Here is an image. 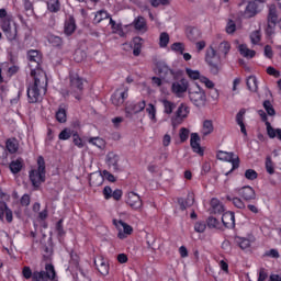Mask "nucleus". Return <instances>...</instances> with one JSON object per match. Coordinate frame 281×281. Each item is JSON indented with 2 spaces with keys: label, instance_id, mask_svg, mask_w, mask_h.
<instances>
[{
  "label": "nucleus",
  "instance_id": "nucleus-60",
  "mask_svg": "<svg viewBox=\"0 0 281 281\" xmlns=\"http://www.w3.org/2000/svg\"><path fill=\"white\" fill-rule=\"evenodd\" d=\"M200 82H202L203 85H205V87L207 89H214V83L212 82V80H210L207 77H201L200 78Z\"/></svg>",
  "mask_w": 281,
  "mask_h": 281
},
{
  "label": "nucleus",
  "instance_id": "nucleus-24",
  "mask_svg": "<svg viewBox=\"0 0 281 281\" xmlns=\"http://www.w3.org/2000/svg\"><path fill=\"white\" fill-rule=\"evenodd\" d=\"M266 126L268 137H270V139H276V137H278L281 142V128H273L270 122H267Z\"/></svg>",
  "mask_w": 281,
  "mask_h": 281
},
{
  "label": "nucleus",
  "instance_id": "nucleus-31",
  "mask_svg": "<svg viewBox=\"0 0 281 281\" xmlns=\"http://www.w3.org/2000/svg\"><path fill=\"white\" fill-rule=\"evenodd\" d=\"M267 23L271 25H277L278 23V11H276V7H271L269 9V13L267 16Z\"/></svg>",
  "mask_w": 281,
  "mask_h": 281
},
{
  "label": "nucleus",
  "instance_id": "nucleus-38",
  "mask_svg": "<svg viewBox=\"0 0 281 281\" xmlns=\"http://www.w3.org/2000/svg\"><path fill=\"white\" fill-rule=\"evenodd\" d=\"M235 243L240 249H249V247H251V241L245 237H235Z\"/></svg>",
  "mask_w": 281,
  "mask_h": 281
},
{
  "label": "nucleus",
  "instance_id": "nucleus-51",
  "mask_svg": "<svg viewBox=\"0 0 281 281\" xmlns=\"http://www.w3.org/2000/svg\"><path fill=\"white\" fill-rule=\"evenodd\" d=\"M171 49L178 54H183V52H186V46L181 42H176L171 45Z\"/></svg>",
  "mask_w": 281,
  "mask_h": 281
},
{
  "label": "nucleus",
  "instance_id": "nucleus-12",
  "mask_svg": "<svg viewBox=\"0 0 281 281\" xmlns=\"http://www.w3.org/2000/svg\"><path fill=\"white\" fill-rule=\"evenodd\" d=\"M171 91L175 93L178 98H181L182 93H186L188 91V80L181 79L179 81H175L171 86Z\"/></svg>",
  "mask_w": 281,
  "mask_h": 281
},
{
  "label": "nucleus",
  "instance_id": "nucleus-48",
  "mask_svg": "<svg viewBox=\"0 0 281 281\" xmlns=\"http://www.w3.org/2000/svg\"><path fill=\"white\" fill-rule=\"evenodd\" d=\"M206 223H207V227H210V229H216V228H218V225H221V222H218V220L214 216H210L206 220Z\"/></svg>",
  "mask_w": 281,
  "mask_h": 281
},
{
  "label": "nucleus",
  "instance_id": "nucleus-20",
  "mask_svg": "<svg viewBox=\"0 0 281 281\" xmlns=\"http://www.w3.org/2000/svg\"><path fill=\"white\" fill-rule=\"evenodd\" d=\"M5 216L7 223H12V210L8 207L5 202H0V221Z\"/></svg>",
  "mask_w": 281,
  "mask_h": 281
},
{
  "label": "nucleus",
  "instance_id": "nucleus-39",
  "mask_svg": "<svg viewBox=\"0 0 281 281\" xmlns=\"http://www.w3.org/2000/svg\"><path fill=\"white\" fill-rule=\"evenodd\" d=\"M226 201H229L235 205L238 210H245V202L240 198H234L232 195H226Z\"/></svg>",
  "mask_w": 281,
  "mask_h": 281
},
{
  "label": "nucleus",
  "instance_id": "nucleus-35",
  "mask_svg": "<svg viewBox=\"0 0 281 281\" xmlns=\"http://www.w3.org/2000/svg\"><path fill=\"white\" fill-rule=\"evenodd\" d=\"M88 142L89 144L97 146V148H100L101 150H104V148H106V142L100 137H91Z\"/></svg>",
  "mask_w": 281,
  "mask_h": 281
},
{
  "label": "nucleus",
  "instance_id": "nucleus-2",
  "mask_svg": "<svg viewBox=\"0 0 281 281\" xmlns=\"http://www.w3.org/2000/svg\"><path fill=\"white\" fill-rule=\"evenodd\" d=\"M37 169L30 171L31 183L34 188H41V183H45V159L40 156L37 159Z\"/></svg>",
  "mask_w": 281,
  "mask_h": 281
},
{
  "label": "nucleus",
  "instance_id": "nucleus-17",
  "mask_svg": "<svg viewBox=\"0 0 281 281\" xmlns=\"http://www.w3.org/2000/svg\"><path fill=\"white\" fill-rule=\"evenodd\" d=\"M199 142H201V137L199 136V134L192 133L190 139L191 148L193 149V153H196L198 155H203V148H201V144Z\"/></svg>",
  "mask_w": 281,
  "mask_h": 281
},
{
  "label": "nucleus",
  "instance_id": "nucleus-33",
  "mask_svg": "<svg viewBox=\"0 0 281 281\" xmlns=\"http://www.w3.org/2000/svg\"><path fill=\"white\" fill-rule=\"evenodd\" d=\"M239 53L244 58H254V56H256V50L247 48L245 44L239 45Z\"/></svg>",
  "mask_w": 281,
  "mask_h": 281
},
{
  "label": "nucleus",
  "instance_id": "nucleus-57",
  "mask_svg": "<svg viewBox=\"0 0 281 281\" xmlns=\"http://www.w3.org/2000/svg\"><path fill=\"white\" fill-rule=\"evenodd\" d=\"M207 225L205 224V222H198L194 225V229L195 232H198V234H203V232H205Z\"/></svg>",
  "mask_w": 281,
  "mask_h": 281
},
{
  "label": "nucleus",
  "instance_id": "nucleus-8",
  "mask_svg": "<svg viewBox=\"0 0 281 281\" xmlns=\"http://www.w3.org/2000/svg\"><path fill=\"white\" fill-rule=\"evenodd\" d=\"M70 89L74 92L76 100H80V94L85 89V82L82 81V78H80V76L72 75L70 77Z\"/></svg>",
  "mask_w": 281,
  "mask_h": 281
},
{
  "label": "nucleus",
  "instance_id": "nucleus-9",
  "mask_svg": "<svg viewBox=\"0 0 281 281\" xmlns=\"http://www.w3.org/2000/svg\"><path fill=\"white\" fill-rule=\"evenodd\" d=\"M146 109V101L143 100L138 103H131L126 105L125 108V117H128L130 120L133 119V115H137V113H142Z\"/></svg>",
  "mask_w": 281,
  "mask_h": 281
},
{
  "label": "nucleus",
  "instance_id": "nucleus-28",
  "mask_svg": "<svg viewBox=\"0 0 281 281\" xmlns=\"http://www.w3.org/2000/svg\"><path fill=\"white\" fill-rule=\"evenodd\" d=\"M187 36L189 41L195 43V41H199V38H201V31L196 27L188 29Z\"/></svg>",
  "mask_w": 281,
  "mask_h": 281
},
{
  "label": "nucleus",
  "instance_id": "nucleus-52",
  "mask_svg": "<svg viewBox=\"0 0 281 281\" xmlns=\"http://www.w3.org/2000/svg\"><path fill=\"white\" fill-rule=\"evenodd\" d=\"M78 265H80V257L76 252H70V266L78 269Z\"/></svg>",
  "mask_w": 281,
  "mask_h": 281
},
{
  "label": "nucleus",
  "instance_id": "nucleus-1",
  "mask_svg": "<svg viewBox=\"0 0 281 281\" xmlns=\"http://www.w3.org/2000/svg\"><path fill=\"white\" fill-rule=\"evenodd\" d=\"M27 58L30 67L33 68L31 69V76L34 80L33 85L27 88V99L31 104H36L47 93V74L41 69L43 57L38 50H30Z\"/></svg>",
  "mask_w": 281,
  "mask_h": 281
},
{
  "label": "nucleus",
  "instance_id": "nucleus-54",
  "mask_svg": "<svg viewBox=\"0 0 281 281\" xmlns=\"http://www.w3.org/2000/svg\"><path fill=\"white\" fill-rule=\"evenodd\" d=\"M180 142H188V137H190V130L186 127L180 128Z\"/></svg>",
  "mask_w": 281,
  "mask_h": 281
},
{
  "label": "nucleus",
  "instance_id": "nucleus-41",
  "mask_svg": "<svg viewBox=\"0 0 281 281\" xmlns=\"http://www.w3.org/2000/svg\"><path fill=\"white\" fill-rule=\"evenodd\" d=\"M87 58V53L82 49H77L74 54V60L76 63H82Z\"/></svg>",
  "mask_w": 281,
  "mask_h": 281
},
{
  "label": "nucleus",
  "instance_id": "nucleus-21",
  "mask_svg": "<svg viewBox=\"0 0 281 281\" xmlns=\"http://www.w3.org/2000/svg\"><path fill=\"white\" fill-rule=\"evenodd\" d=\"M55 117L59 124H65V122H67V105L65 103L59 105Z\"/></svg>",
  "mask_w": 281,
  "mask_h": 281
},
{
  "label": "nucleus",
  "instance_id": "nucleus-58",
  "mask_svg": "<svg viewBox=\"0 0 281 281\" xmlns=\"http://www.w3.org/2000/svg\"><path fill=\"white\" fill-rule=\"evenodd\" d=\"M8 41H14L16 38V27L4 31Z\"/></svg>",
  "mask_w": 281,
  "mask_h": 281
},
{
  "label": "nucleus",
  "instance_id": "nucleus-42",
  "mask_svg": "<svg viewBox=\"0 0 281 281\" xmlns=\"http://www.w3.org/2000/svg\"><path fill=\"white\" fill-rule=\"evenodd\" d=\"M47 8L49 12H58L60 10V2L58 0H48Z\"/></svg>",
  "mask_w": 281,
  "mask_h": 281
},
{
  "label": "nucleus",
  "instance_id": "nucleus-56",
  "mask_svg": "<svg viewBox=\"0 0 281 281\" xmlns=\"http://www.w3.org/2000/svg\"><path fill=\"white\" fill-rule=\"evenodd\" d=\"M59 139L61 140H67L71 137V130L69 128H65L63 130L59 135H58Z\"/></svg>",
  "mask_w": 281,
  "mask_h": 281
},
{
  "label": "nucleus",
  "instance_id": "nucleus-43",
  "mask_svg": "<svg viewBox=\"0 0 281 281\" xmlns=\"http://www.w3.org/2000/svg\"><path fill=\"white\" fill-rule=\"evenodd\" d=\"M188 106L183 103H181L176 112L177 117H188Z\"/></svg>",
  "mask_w": 281,
  "mask_h": 281
},
{
  "label": "nucleus",
  "instance_id": "nucleus-30",
  "mask_svg": "<svg viewBox=\"0 0 281 281\" xmlns=\"http://www.w3.org/2000/svg\"><path fill=\"white\" fill-rule=\"evenodd\" d=\"M212 133H214V123L212 120H205L203 122L202 135L205 137L207 135H212Z\"/></svg>",
  "mask_w": 281,
  "mask_h": 281
},
{
  "label": "nucleus",
  "instance_id": "nucleus-32",
  "mask_svg": "<svg viewBox=\"0 0 281 281\" xmlns=\"http://www.w3.org/2000/svg\"><path fill=\"white\" fill-rule=\"evenodd\" d=\"M23 168V159L19 158L10 164V170L13 175H19Z\"/></svg>",
  "mask_w": 281,
  "mask_h": 281
},
{
  "label": "nucleus",
  "instance_id": "nucleus-11",
  "mask_svg": "<svg viewBox=\"0 0 281 281\" xmlns=\"http://www.w3.org/2000/svg\"><path fill=\"white\" fill-rule=\"evenodd\" d=\"M113 225L119 229V238H125L124 234L131 235L133 234V226L124 223L122 220H113ZM122 229L124 233H122Z\"/></svg>",
  "mask_w": 281,
  "mask_h": 281
},
{
  "label": "nucleus",
  "instance_id": "nucleus-25",
  "mask_svg": "<svg viewBox=\"0 0 281 281\" xmlns=\"http://www.w3.org/2000/svg\"><path fill=\"white\" fill-rule=\"evenodd\" d=\"M89 183L94 188H99V186L104 183V176H102V173H92L90 175Z\"/></svg>",
  "mask_w": 281,
  "mask_h": 281
},
{
  "label": "nucleus",
  "instance_id": "nucleus-26",
  "mask_svg": "<svg viewBox=\"0 0 281 281\" xmlns=\"http://www.w3.org/2000/svg\"><path fill=\"white\" fill-rule=\"evenodd\" d=\"M64 32L67 36H71L76 32V20L74 18L65 22Z\"/></svg>",
  "mask_w": 281,
  "mask_h": 281
},
{
  "label": "nucleus",
  "instance_id": "nucleus-46",
  "mask_svg": "<svg viewBox=\"0 0 281 281\" xmlns=\"http://www.w3.org/2000/svg\"><path fill=\"white\" fill-rule=\"evenodd\" d=\"M186 74L189 76V78H191V80H201V72L199 70L187 68Z\"/></svg>",
  "mask_w": 281,
  "mask_h": 281
},
{
  "label": "nucleus",
  "instance_id": "nucleus-22",
  "mask_svg": "<svg viewBox=\"0 0 281 281\" xmlns=\"http://www.w3.org/2000/svg\"><path fill=\"white\" fill-rule=\"evenodd\" d=\"M178 204L180 205V210H188V207H192L194 205V195L192 193H189L187 199L183 200V198L178 199Z\"/></svg>",
  "mask_w": 281,
  "mask_h": 281
},
{
  "label": "nucleus",
  "instance_id": "nucleus-5",
  "mask_svg": "<svg viewBox=\"0 0 281 281\" xmlns=\"http://www.w3.org/2000/svg\"><path fill=\"white\" fill-rule=\"evenodd\" d=\"M158 76L165 82H172V80H177V72L168 67V64L165 61H158L156 64Z\"/></svg>",
  "mask_w": 281,
  "mask_h": 281
},
{
  "label": "nucleus",
  "instance_id": "nucleus-13",
  "mask_svg": "<svg viewBox=\"0 0 281 281\" xmlns=\"http://www.w3.org/2000/svg\"><path fill=\"white\" fill-rule=\"evenodd\" d=\"M126 98H128V88H126L123 92L116 90L111 98L112 104H114V106H122Z\"/></svg>",
  "mask_w": 281,
  "mask_h": 281
},
{
  "label": "nucleus",
  "instance_id": "nucleus-19",
  "mask_svg": "<svg viewBox=\"0 0 281 281\" xmlns=\"http://www.w3.org/2000/svg\"><path fill=\"white\" fill-rule=\"evenodd\" d=\"M94 266L97 267L99 273L101 276H109V263L104 260V258L99 257L94 259Z\"/></svg>",
  "mask_w": 281,
  "mask_h": 281
},
{
  "label": "nucleus",
  "instance_id": "nucleus-23",
  "mask_svg": "<svg viewBox=\"0 0 281 281\" xmlns=\"http://www.w3.org/2000/svg\"><path fill=\"white\" fill-rule=\"evenodd\" d=\"M247 113V110L240 109L239 112L236 115V122L238 126H240V131L245 137H247V128L245 127V123L243 120H245V114Z\"/></svg>",
  "mask_w": 281,
  "mask_h": 281
},
{
  "label": "nucleus",
  "instance_id": "nucleus-45",
  "mask_svg": "<svg viewBox=\"0 0 281 281\" xmlns=\"http://www.w3.org/2000/svg\"><path fill=\"white\" fill-rule=\"evenodd\" d=\"M266 170L268 175H274L276 168L273 167V160H271V156H267L266 158Z\"/></svg>",
  "mask_w": 281,
  "mask_h": 281
},
{
  "label": "nucleus",
  "instance_id": "nucleus-64",
  "mask_svg": "<svg viewBox=\"0 0 281 281\" xmlns=\"http://www.w3.org/2000/svg\"><path fill=\"white\" fill-rule=\"evenodd\" d=\"M21 205H23L24 207H27V205H30V195L29 194H24L21 200H20Z\"/></svg>",
  "mask_w": 281,
  "mask_h": 281
},
{
  "label": "nucleus",
  "instance_id": "nucleus-34",
  "mask_svg": "<svg viewBox=\"0 0 281 281\" xmlns=\"http://www.w3.org/2000/svg\"><path fill=\"white\" fill-rule=\"evenodd\" d=\"M232 49V45L229 44V42H222L218 47H217V52L218 54H223L224 58L227 57V54H229V50Z\"/></svg>",
  "mask_w": 281,
  "mask_h": 281
},
{
  "label": "nucleus",
  "instance_id": "nucleus-4",
  "mask_svg": "<svg viewBox=\"0 0 281 281\" xmlns=\"http://www.w3.org/2000/svg\"><path fill=\"white\" fill-rule=\"evenodd\" d=\"M189 99L194 104V106H205L207 102V95L205 94V90L201 87L195 86L193 88H189Z\"/></svg>",
  "mask_w": 281,
  "mask_h": 281
},
{
  "label": "nucleus",
  "instance_id": "nucleus-44",
  "mask_svg": "<svg viewBox=\"0 0 281 281\" xmlns=\"http://www.w3.org/2000/svg\"><path fill=\"white\" fill-rule=\"evenodd\" d=\"M146 111L153 122H157V109L153 105V103H149L146 108Z\"/></svg>",
  "mask_w": 281,
  "mask_h": 281
},
{
  "label": "nucleus",
  "instance_id": "nucleus-53",
  "mask_svg": "<svg viewBox=\"0 0 281 281\" xmlns=\"http://www.w3.org/2000/svg\"><path fill=\"white\" fill-rule=\"evenodd\" d=\"M245 177L249 181H255V179H258V172H256L254 169H248L245 171Z\"/></svg>",
  "mask_w": 281,
  "mask_h": 281
},
{
  "label": "nucleus",
  "instance_id": "nucleus-37",
  "mask_svg": "<svg viewBox=\"0 0 281 281\" xmlns=\"http://www.w3.org/2000/svg\"><path fill=\"white\" fill-rule=\"evenodd\" d=\"M246 85H247L249 91H252L254 93H256V91H258V79H256L255 76L248 77Z\"/></svg>",
  "mask_w": 281,
  "mask_h": 281
},
{
  "label": "nucleus",
  "instance_id": "nucleus-55",
  "mask_svg": "<svg viewBox=\"0 0 281 281\" xmlns=\"http://www.w3.org/2000/svg\"><path fill=\"white\" fill-rule=\"evenodd\" d=\"M260 38H261L260 31H255L250 34V41L252 45H258Z\"/></svg>",
  "mask_w": 281,
  "mask_h": 281
},
{
  "label": "nucleus",
  "instance_id": "nucleus-63",
  "mask_svg": "<svg viewBox=\"0 0 281 281\" xmlns=\"http://www.w3.org/2000/svg\"><path fill=\"white\" fill-rule=\"evenodd\" d=\"M266 34L267 36H273V34H276V24H267V29H266Z\"/></svg>",
  "mask_w": 281,
  "mask_h": 281
},
{
  "label": "nucleus",
  "instance_id": "nucleus-10",
  "mask_svg": "<svg viewBox=\"0 0 281 281\" xmlns=\"http://www.w3.org/2000/svg\"><path fill=\"white\" fill-rule=\"evenodd\" d=\"M217 159H220L221 161H229L233 165L232 170H236V168L240 166V158H234V153L218 151Z\"/></svg>",
  "mask_w": 281,
  "mask_h": 281
},
{
  "label": "nucleus",
  "instance_id": "nucleus-14",
  "mask_svg": "<svg viewBox=\"0 0 281 281\" xmlns=\"http://www.w3.org/2000/svg\"><path fill=\"white\" fill-rule=\"evenodd\" d=\"M222 223L224 227H227L228 229H234L236 227V216L234 215V212L227 211L222 215Z\"/></svg>",
  "mask_w": 281,
  "mask_h": 281
},
{
  "label": "nucleus",
  "instance_id": "nucleus-40",
  "mask_svg": "<svg viewBox=\"0 0 281 281\" xmlns=\"http://www.w3.org/2000/svg\"><path fill=\"white\" fill-rule=\"evenodd\" d=\"M133 23H134L135 30H138V31L146 30V19H144V16L136 18Z\"/></svg>",
  "mask_w": 281,
  "mask_h": 281
},
{
  "label": "nucleus",
  "instance_id": "nucleus-47",
  "mask_svg": "<svg viewBox=\"0 0 281 281\" xmlns=\"http://www.w3.org/2000/svg\"><path fill=\"white\" fill-rule=\"evenodd\" d=\"M168 43H170V35L166 32L161 33L159 37L160 47H168Z\"/></svg>",
  "mask_w": 281,
  "mask_h": 281
},
{
  "label": "nucleus",
  "instance_id": "nucleus-29",
  "mask_svg": "<svg viewBox=\"0 0 281 281\" xmlns=\"http://www.w3.org/2000/svg\"><path fill=\"white\" fill-rule=\"evenodd\" d=\"M5 147L11 155H14V153L19 150V140H16V138H9L7 140Z\"/></svg>",
  "mask_w": 281,
  "mask_h": 281
},
{
  "label": "nucleus",
  "instance_id": "nucleus-7",
  "mask_svg": "<svg viewBox=\"0 0 281 281\" xmlns=\"http://www.w3.org/2000/svg\"><path fill=\"white\" fill-rule=\"evenodd\" d=\"M265 3V0H254L248 2L243 16L245 19H254V16H256L257 14H259L260 10H262L260 8V4Z\"/></svg>",
  "mask_w": 281,
  "mask_h": 281
},
{
  "label": "nucleus",
  "instance_id": "nucleus-50",
  "mask_svg": "<svg viewBox=\"0 0 281 281\" xmlns=\"http://www.w3.org/2000/svg\"><path fill=\"white\" fill-rule=\"evenodd\" d=\"M48 42L54 46V47H60V45H63V38H60V36H56V35H50L48 37Z\"/></svg>",
  "mask_w": 281,
  "mask_h": 281
},
{
  "label": "nucleus",
  "instance_id": "nucleus-36",
  "mask_svg": "<svg viewBox=\"0 0 281 281\" xmlns=\"http://www.w3.org/2000/svg\"><path fill=\"white\" fill-rule=\"evenodd\" d=\"M105 19H111L109 12H106V10H99L94 15V23H102Z\"/></svg>",
  "mask_w": 281,
  "mask_h": 281
},
{
  "label": "nucleus",
  "instance_id": "nucleus-15",
  "mask_svg": "<svg viewBox=\"0 0 281 281\" xmlns=\"http://www.w3.org/2000/svg\"><path fill=\"white\" fill-rule=\"evenodd\" d=\"M126 203L132 210H139V207H142V198L135 192H130L127 194Z\"/></svg>",
  "mask_w": 281,
  "mask_h": 281
},
{
  "label": "nucleus",
  "instance_id": "nucleus-16",
  "mask_svg": "<svg viewBox=\"0 0 281 281\" xmlns=\"http://www.w3.org/2000/svg\"><path fill=\"white\" fill-rule=\"evenodd\" d=\"M238 193L244 201H256V190L251 187H243L239 189Z\"/></svg>",
  "mask_w": 281,
  "mask_h": 281
},
{
  "label": "nucleus",
  "instance_id": "nucleus-62",
  "mask_svg": "<svg viewBox=\"0 0 281 281\" xmlns=\"http://www.w3.org/2000/svg\"><path fill=\"white\" fill-rule=\"evenodd\" d=\"M56 232L58 236H65V229L63 228V220H59L56 224Z\"/></svg>",
  "mask_w": 281,
  "mask_h": 281
},
{
  "label": "nucleus",
  "instance_id": "nucleus-27",
  "mask_svg": "<svg viewBox=\"0 0 281 281\" xmlns=\"http://www.w3.org/2000/svg\"><path fill=\"white\" fill-rule=\"evenodd\" d=\"M161 103L164 106V113H166V115H172V112L177 109V104L168 101L167 99H162Z\"/></svg>",
  "mask_w": 281,
  "mask_h": 281
},
{
  "label": "nucleus",
  "instance_id": "nucleus-18",
  "mask_svg": "<svg viewBox=\"0 0 281 281\" xmlns=\"http://www.w3.org/2000/svg\"><path fill=\"white\" fill-rule=\"evenodd\" d=\"M119 161H120V156H117V154L110 151L106 155V164H108V166L113 168L114 172L120 171V166L117 165Z\"/></svg>",
  "mask_w": 281,
  "mask_h": 281
},
{
  "label": "nucleus",
  "instance_id": "nucleus-6",
  "mask_svg": "<svg viewBox=\"0 0 281 281\" xmlns=\"http://www.w3.org/2000/svg\"><path fill=\"white\" fill-rule=\"evenodd\" d=\"M45 270L42 271H34L33 272V281H49L56 279V270L54 269V266L46 265Z\"/></svg>",
  "mask_w": 281,
  "mask_h": 281
},
{
  "label": "nucleus",
  "instance_id": "nucleus-61",
  "mask_svg": "<svg viewBox=\"0 0 281 281\" xmlns=\"http://www.w3.org/2000/svg\"><path fill=\"white\" fill-rule=\"evenodd\" d=\"M226 32H227V34H234V32H236V23H234V21L231 20L227 23Z\"/></svg>",
  "mask_w": 281,
  "mask_h": 281
},
{
  "label": "nucleus",
  "instance_id": "nucleus-3",
  "mask_svg": "<svg viewBox=\"0 0 281 281\" xmlns=\"http://www.w3.org/2000/svg\"><path fill=\"white\" fill-rule=\"evenodd\" d=\"M205 60L210 66L211 74L213 76H218V71H221V55L216 54L214 46L207 48Z\"/></svg>",
  "mask_w": 281,
  "mask_h": 281
},
{
  "label": "nucleus",
  "instance_id": "nucleus-49",
  "mask_svg": "<svg viewBox=\"0 0 281 281\" xmlns=\"http://www.w3.org/2000/svg\"><path fill=\"white\" fill-rule=\"evenodd\" d=\"M263 109L267 111L268 115L270 116L276 115V109H273V104H271V101L266 100L263 102Z\"/></svg>",
  "mask_w": 281,
  "mask_h": 281
},
{
  "label": "nucleus",
  "instance_id": "nucleus-59",
  "mask_svg": "<svg viewBox=\"0 0 281 281\" xmlns=\"http://www.w3.org/2000/svg\"><path fill=\"white\" fill-rule=\"evenodd\" d=\"M22 274H23V278H25V280H30V278L33 279V276H34V273H32V269L27 266L23 268Z\"/></svg>",
  "mask_w": 281,
  "mask_h": 281
}]
</instances>
